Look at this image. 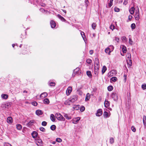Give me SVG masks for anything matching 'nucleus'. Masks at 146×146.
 Returning a JSON list of instances; mask_svg holds the SVG:
<instances>
[{"mask_svg": "<svg viewBox=\"0 0 146 146\" xmlns=\"http://www.w3.org/2000/svg\"><path fill=\"white\" fill-rule=\"evenodd\" d=\"M132 130L134 132H135L136 131V129L135 127L133 126H132L131 127Z\"/></svg>", "mask_w": 146, "mask_h": 146, "instance_id": "52", "label": "nucleus"}, {"mask_svg": "<svg viewBox=\"0 0 146 146\" xmlns=\"http://www.w3.org/2000/svg\"><path fill=\"white\" fill-rule=\"evenodd\" d=\"M56 141L58 142H61L62 141V140L60 138H57L56 139Z\"/></svg>", "mask_w": 146, "mask_h": 146, "instance_id": "46", "label": "nucleus"}, {"mask_svg": "<svg viewBox=\"0 0 146 146\" xmlns=\"http://www.w3.org/2000/svg\"><path fill=\"white\" fill-rule=\"evenodd\" d=\"M110 142L111 144H113L114 142V139L113 137H111L110 138Z\"/></svg>", "mask_w": 146, "mask_h": 146, "instance_id": "38", "label": "nucleus"}, {"mask_svg": "<svg viewBox=\"0 0 146 146\" xmlns=\"http://www.w3.org/2000/svg\"><path fill=\"white\" fill-rule=\"evenodd\" d=\"M56 128V126L55 125H52L50 127V129L53 131Z\"/></svg>", "mask_w": 146, "mask_h": 146, "instance_id": "35", "label": "nucleus"}, {"mask_svg": "<svg viewBox=\"0 0 146 146\" xmlns=\"http://www.w3.org/2000/svg\"><path fill=\"white\" fill-rule=\"evenodd\" d=\"M42 141L41 139H37L36 143L37 145L39 146L41 145V144H42Z\"/></svg>", "mask_w": 146, "mask_h": 146, "instance_id": "16", "label": "nucleus"}, {"mask_svg": "<svg viewBox=\"0 0 146 146\" xmlns=\"http://www.w3.org/2000/svg\"><path fill=\"white\" fill-rule=\"evenodd\" d=\"M129 43L131 45H132V43L133 42V41L131 38H129Z\"/></svg>", "mask_w": 146, "mask_h": 146, "instance_id": "59", "label": "nucleus"}, {"mask_svg": "<svg viewBox=\"0 0 146 146\" xmlns=\"http://www.w3.org/2000/svg\"><path fill=\"white\" fill-rule=\"evenodd\" d=\"M47 125V122L45 121H43L42 123V125L43 126H46Z\"/></svg>", "mask_w": 146, "mask_h": 146, "instance_id": "49", "label": "nucleus"}, {"mask_svg": "<svg viewBox=\"0 0 146 146\" xmlns=\"http://www.w3.org/2000/svg\"><path fill=\"white\" fill-rule=\"evenodd\" d=\"M126 77H127V76H126V75L124 74V81L125 82H126Z\"/></svg>", "mask_w": 146, "mask_h": 146, "instance_id": "60", "label": "nucleus"}, {"mask_svg": "<svg viewBox=\"0 0 146 146\" xmlns=\"http://www.w3.org/2000/svg\"><path fill=\"white\" fill-rule=\"evenodd\" d=\"M126 61H127V64L129 66V67L130 68L132 65V60L131 59V58H130V59H127L126 60Z\"/></svg>", "mask_w": 146, "mask_h": 146, "instance_id": "10", "label": "nucleus"}, {"mask_svg": "<svg viewBox=\"0 0 146 146\" xmlns=\"http://www.w3.org/2000/svg\"><path fill=\"white\" fill-rule=\"evenodd\" d=\"M47 93L46 92H44L41 94L40 97L41 98H43L46 97L47 96Z\"/></svg>", "mask_w": 146, "mask_h": 146, "instance_id": "13", "label": "nucleus"}, {"mask_svg": "<svg viewBox=\"0 0 146 146\" xmlns=\"http://www.w3.org/2000/svg\"><path fill=\"white\" fill-rule=\"evenodd\" d=\"M43 102L45 104H48L50 102L49 99L46 98L43 100Z\"/></svg>", "mask_w": 146, "mask_h": 146, "instance_id": "23", "label": "nucleus"}, {"mask_svg": "<svg viewBox=\"0 0 146 146\" xmlns=\"http://www.w3.org/2000/svg\"><path fill=\"white\" fill-rule=\"evenodd\" d=\"M64 116L67 119H70L71 118L70 116H69L68 115L66 114H64Z\"/></svg>", "mask_w": 146, "mask_h": 146, "instance_id": "33", "label": "nucleus"}, {"mask_svg": "<svg viewBox=\"0 0 146 146\" xmlns=\"http://www.w3.org/2000/svg\"><path fill=\"white\" fill-rule=\"evenodd\" d=\"M2 98L4 99H6L8 98V95L7 94H2L1 95Z\"/></svg>", "mask_w": 146, "mask_h": 146, "instance_id": "34", "label": "nucleus"}, {"mask_svg": "<svg viewBox=\"0 0 146 146\" xmlns=\"http://www.w3.org/2000/svg\"><path fill=\"white\" fill-rule=\"evenodd\" d=\"M115 40H116L117 42H119V38H118L117 37H115Z\"/></svg>", "mask_w": 146, "mask_h": 146, "instance_id": "62", "label": "nucleus"}, {"mask_svg": "<svg viewBox=\"0 0 146 146\" xmlns=\"http://www.w3.org/2000/svg\"><path fill=\"white\" fill-rule=\"evenodd\" d=\"M81 34L83 39H84V38L85 37V35L84 34V33L83 32H81Z\"/></svg>", "mask_w": 146, "mask_h": 146, "instance_id": "47", "label": "nucleus"}, {"mask_svg": "<svg viewBox=\"0 0 146 146\" xmlns=\"http://www.w3.org/2000/svg\"><path fill=\"white\" fill-rule=\"evenodd\" d=\"M17 128V129L20 130L22 129V126L20 124H17L16 125Z\"/></svg>", "mask_w": 146, "mask_h": 146, "instance_id": "30", "label": "nucleus"}, {"mask_svg": "<svg viewBox=\"0 0 146 146\" xmlns=\"http://www.w3.org/2000/svg\"><path fill=\"white\" fill-rule=\"evenodd\" d=\"M135 10V8L134 7H131L129 10L130 13L131 15L133 14L134 13Z\"/></svg>", "mask_w": 146, "mask_h": 146, "instance_id": "18", "label": "nucleus"}, {"mask_svg": "<svg viewBox=\"0 0 146 146\" xmlns=\"http://www.w3.org/2000/svg\"><path fill=\"white\" fill-rule=\"evenodd\" d=\"M114 11L116 12H118L119 11V9L116 7L114 9Z\"/></svg>", "mask_w": 146, "mask_h": 146, "instance_id": "50", "label": "nucleus"}, {"mask_svg": "<svg viewBox=\"0 0 146 146\" xmlns=\"http://www.w3.org/2000/svg\"><path fill=\"white\" fill-rule=\"evenodd\" d=\"M132 18V16L131 15H129L128 16V19L129 20V21H131V19Z\"/></svg>", "mask_w": 146, "mask_h": 146, "instance_id": "63", "label": "nucleus"}, {"mask_svg": "<svg viewBox=\"0 0 146 146\" xmlns=\"http://www.w3.org/2000/svg\"><path fill=\"white\" fill-rule=\"evenodd\" d=\"M108 48L110 50L109 52H108V54L110 55V53L113 50L114 47L112 45H110L109 46Z\"/></svg>", "mask_w": 146, "mask_h": 146, "instance_id": "6", "label": "nucleus"}, {"mask_svg": "<svg viewBox=\"0 0 146 146\" xmlns=\"http://www.w3.org/2000/svg\"><path fill=\"white\" fill-rule=\"evenodd\" d=\"M121 39L122 41H127V39L125 36H123L122 37Z\"/></svg>", "mask_w": 146, "mask_h": 146, "instance_id": "56", "label": "nucleus"}, {"mask_svg": "<svg viewBox=\"0 0 146 146\" xmlns=\"http://www.w3.org/2000/svg\"><path fill=\"white\" fill-rule=\"evenodd\" d=\"M7 122L9 124H11L12 123L13 119L11 117H9L7 119Z\"/></svg>", "mask_w": 146, "mask_h": 146, "instance_id": "11", "label": "nucleus"}, {"mask_svg": "<svg viewBox=\"0 0 146 146\" xmlns=\"http://www.w3.org/2000/svg\"><path fill=\"white\" fill-rule=\"evenodd\" d=\"M111 80L112 81L115 82L117 81V78L116 77H113L111 78Z\"/></svg>", "mask_w": 146, "mask_h": 146, "instance_id": "39", "label": "nucleus"}, {"mask_svg": "<svg viewBox=\"0 0 146 146\" xmlns=\"http://www.w3.org/2000/svg\"><path fill=\"white\" fill-rule=\"evenodd\" d=\"M102 114V110L101 109L98 110L96 113V115L98 116H100Z\"/></svg>", "mask_w": 146, "mask_h": 146, "instance_id": "8", "label": "nucleus"}, {"mask_svg": "<svg viewBox=\"0 0 146 146\" xmlns=\"http://www.w3.org/2000/svg\"><path fill=\"white\" fill-rule=\"evenodd\" d=\"M115 71L114 70H112L110 72H109L108 73V76L109 77H111L113 75V74L114 73H114H115Z\"/></svg>", "mask_w": 146, "mask_h": 146, "instance_id": "17", "label": "nucleus"}, {"mask_svg": "<svg viewBox=\"0 0 146 146\" xmlns=\"http://www.w3.org/2000/svg\"><path fill=\"white\" fill-rule=\"evenodd\" d=\"M72 90V88L71 87H69L66 91V94L67 95H69L70 94Z\"/></svg>", "mask_w": 146, "mask_h": 146, "instance_id": "7", "label": "nucleus"}, {"mask_svg": "<svg viewBox=\"0 0 146 146\" xmlns=\"http://www.w3.org/2000/svg\"><path fill=\"white\" fill-rule=\"evenodd\" d=\"M32 104L35 106H36L37 105V103L35 101L32 103Z\"/></svg>", "mask_w": 146, "mask_h": 146, "instance_id": "53", "label": "nucleus"}, {"mask_svg": "<svg viewBox=\"0 0 146 146\" xmlns=\"http://www.w3.org/2000/svg\"><path fill=\"white\" fill-rule=\"evenodd\" d=\"M95 65L96 66H99V62L98 58H96L95 59Z\"/></svg>", "mask_w": 146, "mask_h": 146, "instance_id": "21", "label": "nucleus"}, {"mask_svg": "<svg viewBox=\"0 0 146 146\" xmlns=\"http://www.w3.org/2000/svg\"><path fill=\"white\" fill-rule=\"evenodd\" d=\"M55 85V83L53 82H51L49 83V85L51 86H54Z\"/></svg>", "mask_w": 146, "mask_h": 146, "instance_id": "54", "label": "nucleus"}, {"mask_svg": "<svg viewBox=\"0 0 146 146\" xmlns=\"http://www.w3.org/2000/svg\"><path fill=\"white\" fill-rule=\"evenodd\" d=\"M104 115L106 117H109L108 113L106 111H104Z\"/></svg>", "mask_w": 146, "mask_h": 146, "instance_id": "36", "label": "nucleus"}, {"mask_svg": "<svg viewBox=\"0 0 146 146\" xmlns=\"http://www.w3.org/2000/svg\"><path fill=\"white\" fill-rule=\"evenodd\" d=\"M4 146H12V145L8 143H5L4 144Z\"/></svg>", "mask_w": 146, "mask_h": 146, "instance_id": "55", "label": "nucleus"}, {"mask_svg": "<svg viewBox=\"0 0 146 146\" xmlns=\"http://www.w3.org/2000/svg\"><path fill=\"white\" fill-rule=\"evenodd\" d=\"M1 107L3 108H5L6 107V105L5 104H3L1 106Z\"/></svg>", "mask_w": 146, "mask_h": 146, "instance_id": "61", "label": "nucleus"}, {"mask_svg": "<svg viewBox=\"0 0 146 146\" xmlns=\"http://www.w3.org/2000/svg\"><path fill=\"white\" fill-rule=\"evenodd\" d=\"M85 108L84 106H82L80 109V111L81 112H83L85 110Z\"/></svg>", "mask_w": 146, "mask_h": 146, "instance_id": "45", "label": "nucleus"}, {"mask_svg": "<svg viewBox=\"0 0 146 146\" xmlns=\"http://www.w3.org/2000/svg\"><path fill=\"white\" fill-rule=\"evenodd\" d=\"M50 118L51 121L53 122L55 120V118L53 114H51L50 115Z\"/></svg>", "mask_w": 146, "mask_h": 146, "instance_id": "24", "label": "nucleus"}, {"mask_svg": "<svg viewBox=\"0 0 146 146\" xmlns=\"http://www.w3.org/2000/svg\"><path fill=\"white\" fill-rule=\"evenodd\" d=\"M141 88L143 90L146 89V84H143L141 86Z\"/></svg>", "mask_w": 146, "mask_h": 146, "instance_id": "44", "label": "nucleus"}, {"mask_svg": "<svg viewBox=\"0 0 146 146\" xmlns=\"http://www.w3.org/2000/svg\"><path fill=\"white\" fill-rule=\"evenodd\" d=\"M143 122L144 125H146V116L145 115L143 116Z\"/></svg>", "mask_w": 146, "mask_h": 146, "instance_id": "32", "label": "nucleus"}, {"mask_svg": "<svg viewBox=\"0 0 146 146\" xmlns=\"http://www.w3.org/2000/svg\"><path fill=\"white\" fill-rule=\"evenodd\" d=\"M111 97L115 101H116L118 100L117 94L115 92H113L112 93Z\"/></svg>", "mask_w": 146, "mask_h": 146, "instance_id": "2", "label": "nucleus"}, {"mask_svg": "<svg viewBox=\"0 0 146 146\" xmlns=\"http://www.w3.org/2000/svg\"><path fill=\"white\" fill-rule=\"evenodd\" d=\"M31 135L32 137L33 138H35L38 135V133L36 132L35 131H34L32 133Z\"/></svg>", "mask_w": 146, "mask_h": 146, "instance_id": "20", "label": "nucleus"}, {"mask_svg": "<svg viewBox=\"0 0 146 146\" xmlns=\"http://www.w3.org/2000/svg\"><path fill=\"white\" fill-rule=\"evenodd\" d=\"M57 17L62 21L65 22L66 21L64 18L59 14L57 15Z\"/></svg>", "mask_w": 146, "mask_h": 146, "instance_id": "19", "label": "nucleus"}, {"mask_svg": "<svg viewBox=\"0 0 146 146\" xmlns=\"http://www.w3.org/2000/svg\"><path fill=\"white\" fill-rule=\"evenodd\" d=\"M92 61L91 59H88L87 60L86 62L88 64H90L92 62Z\"/></svg>", "mask_w": 146, "mask_h": 146, "instance_id": "48", "label": "nucleus"}, {"mask_svg": "<svg viewBox=\"0 0 146 146\" xmlns=\"http://www.w3.org/2000/svg\"><path fill=\"white\" fill-rule=\"evenodd\" d=\"M55 117L56 119L62 121L65 120V118L60 113H56L55 115Z\"/></svg>", "mask_w": 146, "mask_h": 146, "instance_id": "1", "label": "nucleus"}, {"mask_svg": "<svg viewBox=\"0 0 146 146\" xmlns=\"http://www.w3.org/2000/svg\"><path fill=\"white\" fill-rule=\"evenodd\" d=\"M108 89L109 91H111L113 89V87L111 86H110L108 87Z\"/></svg>", "mask_w": 146, "mask_h": 146, "instance_id": "37", "label": "nucleus"}, {"mask_svg": "<svg viewBox=\"0 0 146 146\" xmlns=\"http://www.w3.org/2000/svg\"><path fill=\"white\" fill-rule=\"evenodd\" d=\"M96 26V23H93L92 25V29H95V27Z\"/></svg>", "mask_w": 146, "mask_h": 146, "instance_id": "40", "label": "nucleus"}, {"mask_svg": "<svg viewBox=\"0 0 146 146\" xmlns=\"http://www.w3.org/2000/svg\"><path fill=\"white\" fill-rule=\"evenodd\" d=\"M80 70V68H76V69H75L74 70V73H77L78 71H79Z\"/></svg>", "mask_w": 146, "mask_h": 146, "instance_id": "43", "label": "nucleus"}, {"mask_svg": "<svg viewBox=\"0 0 146 146\" xmlns=\"http://www.w3.org/2000/svg\"><path fill=\"white\" fill-rule=\"evenodd\" d=\"M50 24L52 28H55L56 25V23L55 22L52 20L50 22Z\"/></svg>", "mask_w": 146, "mask_h": 146, "instance_id": "12", "label": "nucleus"}, {"mask_svg": "<svg viewBox=\"0 0 146 146\" xmlns=\"http://www.w3.org/2000/svg\"><path fill=\"white\" fill-rule=\"evenodd\" d=\"M73 109L74 110H78L79 109V105H74L73 107Z\"/></svg>", "mask_w": 146, "mask_h": 146, "instance_id": "25", "label": "nucleus"}, {"mask_svg": "<svg viewBox=\"0 0 146 146\" xmlns=\"http://www.w3.org/2000/svg\"><path fill=\"white\" fill-rule=\"evenodd\" d=\"M113 0H110V2L109 3V6L110 7L112 5V1Z\"/></svg>", "mask_w": 146, "mask_h": 146, "instance_id": "57", "label": "nucleus"}, {"mask_svg": "<svg viewBox=\"0 0 146 146\" xmlns=\"http://www.w3.org/2000/svg\"><path fill=\"white\" fill-rule=\"evenodd\" d=\"M70 102H71L70 101V99H69L66 100L64 102V104L66 105H70Z\"/></svg>", "mask_w": 146, "mask_h": 146, "instance_id": "26", "label": "nucleus"}, {"mask_svg": "<svg viewBox=\"0 0 146 146\" xmlns=\"http://www.w3.org/2000/svg\"><path fill=\"white\" fill-rule=\"evenodd\" d=\"M138 10L136 11L135 14V19L136 20H138L140 18L139 8L137 7Z\"/></svg>", "mask_w": 146, "mask_h": 146, "instance_id": "3", "label": "nucleus"}, {"mask_svg": "<svg viewBox=\"0 0 146 146\" xmlns=\"http://www.w3.org/2000/svg\"><path fill=\"white\" fill-rule=\"evenodd\" d=\"M35 121L34 120H31L29 122L27 123V126L30 127L34 123Z\"/></svg>", "mask_w": 146, "mask_h": 146, "instance_id": "15", "label": "nucleus"}, {"mask_svg": "<svg viewBox=\"0 0 146 146\" xmlns=\"http://www.w3.org/2000/svg\"><path fill=\"white\" fill-rule=\"evenodd\" d=\"M105 106L106 108H108L110 106V103L108 101L105 100L104 103Z\"/></svg>", "mask_w": 146, "mask_h": 146, "instance_id": "22", "label": "nucleus"}, {"mask_svg": "<svg viewBox=\"0 0 146 146\" xmlns=\"http://www.w3.org/2000/svg\"><path fill=\"white\" fill-rule=\"evenodd\" d=\"M99 66L94 65V73L96 75H98L99 72Z\"/></svg>", "mask_w": 146, "mask_h": 146, "instance_id": "5", "label": "nucleus"}, {"mask_svg": "<svg viewBox=\"0 0 146 146\" xmlns=\"http://www.w3.org/2000/svg\"><path fill=\"white\" fill-rule=\"evenodd\" d=\"M122 51L123 53H126L127 52L126 47L124 46H123L122 48Z\"/></svg>", "mask_w": 146, "mask_h": 146, "instance_id": "27", "label": "nucleus"}, {"mask_svg": "<svg viewBox=\"0 0 146 146\" xmlns=\"http://www.w3.org/2000/svg\"><path fill=\"white\" fill-rule=\"evenodd\" d=\"M39 129L41 131L43 132L45 130V129L42 127H40Z\"/></svg>", "mask_w": 146, "mask_h": 146, "instance_id": "51", "label": "nucleus"}, {"mask_svg": "<svg viewBox=\"0 0 146 146\" xmlns=\"http://www.w3.org/2000/svg\"><path fill=\"white\" fill-rule=\"evenodd\" d=\"M126 56L127 57V59L131 58V54L130 53H127Z\"/></svg>", "mask_w": 146, "mask_h": 146, "instance_id": "42", "label": "nucleus"}, {"mask_svg": "<svg viewBox=\"0 0 146 146\" xmlns=\"http://www.w3.org/2000/svg\"><path fill=\"white\" fill-rule=\"evenodd\" d=\"M86 74L88 76L90 77H91L92 76L91 72L90 71H87L86 72Z\"/></svg>", "mask_w": 146, "mask_h": 146, "instance_id": "31", "label": "nucleus"}, {"mask_svg": "<svg viewBox=\"0 0 146 146\" xmlns=\"http://www.w3.org/2000/svg\"><path fill=\"white\" fill-rule=\"evenodd\" d=\"M110 50H109V49L107 48L105 49V52L106 53H108V52H109Z\"/></svg>", "mask_w": 146, "mask_h": 146, "instance_id": "58", "label": "nucleus"}, {"mask_svg": "<svg viewBox=\"0 0 146 146\" xmlns=\"http://www.w3.org/2000/svg\"><path fill=\"white\" fill-rule=\"evenodd\" d=\"M36 113L38 115H40L42 114L43 112L42 110H38L36 111Z\"/></svg>", "mask_w": 146, "mask_h": 146, "instance_id": "14", "label": "nucleus"}, {"mask_svg": "<svg viewBox=\"0 0 146 146\" xmlns=\"http://www.w3.org/2000/svg\"><path fill=\"white\" fill-rule=\"evenodd\" d=\"M80 120L79 117H78L73 119L72 120V123L74 124L77 123L78 121Z\"/></svg>", "mask_w": 146, "mask_h": 146, "instance_id": "9", "label": "nucleus"}, {"mask_svg": "<svg viewBox=\"0 0 146 146\" xmlns=\"http://www.w3.org/2000/svg\"><path fill=\"white\" fill-rule=\"evenodd\" d=\"M78 96L77 95H74L72 96L70 98V101L71 102L73 103L77 100Z\"/></svg>", "mask_w": 146, "mask_h": 146, "instance_id": "4", "label": "nucleus"}, {"mask_svg": "<svg viewBox=\"0 0 146 146\" xmlns=\"http://www.w3.org/2000/svg\"><path fill=\"white\" fill-rule=\"evenodd\" d=\"M131 27L132 29H134L135 28V23H132L131 25Z\"/></svg>", "mask_w": 146, "mask_h": 146, "instance_id": "41", "label": "nucleus"}, {"mask_svg": "<svg viewBox=\"0 0 146 146\" xmlns=\"http://www.w3.org/2000/svg\"><path fill=\"white\" fill-rule=\"evenodd\" d=\"M85 3L86 5V6L87 7L88 5V3H89L88 0H85Z\"/></svg>", "mask_w": 146, "mask_h": 146, "instance_id": "64", "label": "nucleus"}, {"mask_svg": "<svg viewBox=\"0 0 146 146\" xmlns=\"http://www.w3.org/2000/svg\"><path fill=\"white\" fill-rule=\"evenodd\" d=\"M90 98V94L88 93L86 95V96L85 98V100L86 101H88L89 100V99Z\"/></svg>", "mask_w": 146, "mask_h": 146, "instance_id": "28", "label": "nucleus"}, {"mask_svg": "<svg viewBox=\"0 0 146 146\" xmlns=\"http://www.w3.org/2000/svg\"><path fill=\"white\" fill-rule=\"evenodd\" d=\"M106 70L107 68L105 66H103L102 70V74H103L104 73Z\"/></svg>", "mask_w": 146, "mask_h": 146, "instance_id": "29", "label": "nucleus"}]
</instances>
